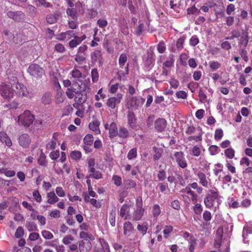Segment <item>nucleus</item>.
Listing matches in <instances>:
<instances>
[{"mask_svg":"<svg viewBox=\"0 0 252 252\" xmlns=\"http://www.w3.org/2000/svg\"><path fill=\"white\" fill-rule=\"evenodd\" d=\"M27 70L31 76L36 79L42 78L45 74L44 70L36 63L30 64Z\"/></svg>","mask_w":252,"mask_h":252,"instance_id":"obj_1","label":"nucleus"},{"mask_svg":"<svg viewBox=\"0 0 252 252\" xmlns=\"http://www.w3.org/2000/svg\"><path fill=\"white\" fill-rule=\"evenodd\" d=\"M13 91H14V90H12L7 85L2 84L0 85V93L3 98L8 101H10L14 98V93Z\"/></svg>","mask_w":252,"mask_h":252,"instance_id":"obj_2","label":"nucleus"},{"mask_svg":"<svg viewBox=\"0 0 252 252\" xmlns=\"http://www.w3.org/2000/svg\"><path fill=\"white\" fill-rule=\"evenodd\" d=\"M34 119V117L30 111L26 110L19 116L18 122L25 126H29L33 123Z\"/></svg>","mask_w":252,"mask_h":252,"instance_id":"obj_3","label":"nucleus"},{"mask_svg":"<svg viewBox=\"0 0 252 252\" xmlns=\"http://www.w3.org/2000/svg\"><path fill=\"white\" fill-rule=\"evenodd\" d=\"M145 101L143 97L137 96H130L127 98L126 106L128 109H137L141 107Z\"/></svg>","mask_w":252,"mask_h":252,"instance_id":"obj_4","label":"nucleus"},{"mask_svg":"<svg viewBox=\"0 0 252 252\" xmlns=\"http://www.w3.org/2000/svg\"><path fill=\"white\" fill-rule=\"evenodd\" d=\"M88 99V95L85 91H80V92H76V95L74 97L75 102L73 105L86 107L85 103Z\"/></svg>","mask_w":252,"mask_h":252,"instance_id":"obj_5","label":"nucleus"},{"mask_svg":"<svg viewBox=\"0 0 252 252\" xmlns=\"http://www.w3.org/2000/svg\"><path fill=\"white\" fill-rule=\"evenodd\" d=\"M182 192L186 193L188 195H190V197H189L187 195H183L182 197L185 201H188L189 203L190 200L193 203H196L198 200V195L194 191L191 190L189 187H186L185 189H183L181 190Z\"/></svg>","mask_w":252,"mask_h":252,"instance_id":"obj_6","label":"nucleus"},{"mask_svg":"<svg viewBox=\"0 0 252 252\" xmlns=\"http://www.w3.org/2000/svg\"><path fill=\"white\" fill-rule=\"evenodd\" d=\"M173 159H175L178 166L182 169H185L188 166L187 160L185 158V155L183 152H176L173 155Z\"/></svg>","mask_w":252,"mask_h":252,"instance_id":"obj_7","label":"nucleus"},{"mask_svg":"<svg viewBox=\"0 0 252 252\" xmlns=\"http://www.w3.org/2000/svg\"><path fill=\"white\" fill-rule=\"evenodd\" d=\"M53 82L54 83V88L56 92L55 95L56 102L57 103H61L63 102L62 90L56 76L54 77Z\"/></svg>","mask_w":252,"mask_h":252,"instance_id":"obj_8","label":"nucleus"},{"mask_svg":"<svg viewBox=\"0 0 252 252\" xmlns=\"http://www.w3.org/2000/svg\"><path fill=\"white\" fill-rule=\"evenodd\" d=\"M6 14L8 18L13 19L16 22H23L26 19L25 13L21 11H9L7 12Z\"/></svg>","mask_w":252,"mask_h":252,"instance_id":"obj_9","label":"nucleus"},{"mask_svg":"<svg viewBox=\"0 0 252 252\" xmlns=\"http://www.w3.org/2000/svg\"><path fill=\"white\" fill-rule=\"evenodd\" d=\"M220 198H217L214 197V196L207 193L203 198V202L205 207L207 208H211L212 207H213L215 200H216L217 202V206H219V204L220 203Z\"/></svg>","mask_w":252,"mask_h":252,"instance_id":"obj_10","label":"nucleus"},{"mask_svg":"<svg viewBox=\"0 0 252 252\" xmlns=\"http://www.w3.org/2000/svg\"><path fill=\"white\" fill-rule=\"evenodd\" d=\"M123 95L121 94H117V96H112L109 97L106 101L107 106L110 109H114L117 105L119 104L122 100Z\"/></svg>","mask_w":252,"mask_h":252,"instance_id":"obj_11","label":"nucleus"},{"mask_svg":"<svg viewBox=\"0 0 252 252\" xmlns=\"http://www.w3.org/2000/svg\"><path fill=\"white\" fill-rule=\"evenodd\" d=\"M104 128L109 130V136L110 138H113L118 135L117 124L115 122H113L110 125L108 124H105Z\"/></svg>","mask_w":252,"mask_h":252,"instance_id":"obj_12","label":"nucleus"},{"mask_svg":"<svg viewBox=\"0 0 252 252\" xmlns=\"http://www.w3.org/2000/svg\"><path fill=\"white\" fill-rule=\"evenodd\" d=\"M155 54L152 49H150L147 52V57L145 61V65L148 69L152 68L155 63Z\"/></svg>","mask_w":252,"mask_h":252,"instance_id":"obj_13","label":"nucleus"},{"mask_svg":"<svg viewBox=\"0 0 252 252\" xmlns=\"http://www.w3.org/2000/svg\"><path fill=\"white\" fill-rule=\"evenodd\" d=\"M167 122L164 118H158L154 123L155 129L158 132H162L165 129Z\"/></svg>","mask_w":252,"mask_h":252,"instance_id":"obj_14","label":"nucleus"},{"mask_svg":"<svg viewBox=\"0 0 252 252\" xmlns=\"http://www.w3.org/2000/svg\"><path fill=\"white\" fill-rule=\"evenodd\" d=\"M196 176L199 179V184L204 188H208V185L211 182V179L207 178L206 174L200 171L197 172Z\"/></svg>","mask_w":252,"mask_h":252,"instance_id":"obj_15","label":"nucleus"},{"mask_svg":"<svg viewBox=\"0 0 252 252\" xmlns=\"http://www.w3.org/2000/svg\"><path fill=\"white\" fill-rule=\"evenodd\" d=\"M15 90H14L15 94L19 97L26 96L28 95L29 92L26 88L23 85L18 84L15 86Z\"/></svg>","mask_w":252,"mask_h":252,"instance_id":"obj_16","label":"nucleus"},{"mask_svg":"<svg viewBox=\"0 0 252 252\" xmlns=\"http://www.w3.org/2000/svg\"><path fill=\"white\" fill-rule=\"evenodd\" d=\"M19 143L24 148H28L31 143V138L27 134H23L19 137Z\"/></svg>","mask_w":252,"mask_h":252,"instance_id":"obj_17","label":"nucleus"},{"mask_svg":"<svg viewBox=\"0 0 252 252\" xmlns=\"http://www.w3.org/2000/svg\"><path fill=\"white\" fill-rule=\"evenodd\" d=\"M134 231V227L130 221H127L124 223V234L125 236H130Z\"/></svg>","mask_w":252,"mask_h":252,"instance_id":"obj_18","label":"nucleus"},{"mask_svg":"<svg viewBox=\"0 0 252 252\" xmlns=\"http://www.w3.org/2000/svg\"><path fill=\"white\" fill-rule=\"evenodd\" d=\"M79 249L80 252H89L92 249V243L82 240L79 242Z\"/></svg>","mask_w":252,"mask_h":252,"instance_id":"obj_19","label":"nucleus"},{"mask_svg":"<svg viewBox=\"0 0 252 252\" xmlns=\"http://www.w3.org/2000/svg\"><path fill=\"white\" fill-rule=\"evenodd\" d=\"M130 206L128 204H124L121 206L120 210V216L122 218H124L125 220L131 219L129 217Z\"/></svg>","mask_w":252,"mask_h":252,"instance_id":"obj_20","label":"nucleus"},{"mask_svg":"<svg viewBox=\"0 0 252 252\" xmlns=\"http://www.w3.org/2000/svg\"><path fill=\"white\" fill-rule=\"evenodd\" d=\"M86 38V35H83L81 37L74 36V38L69 41L68 45L70 48L76 47L78 44H80L81 42Z\"/></svg>","mask_w":252,"mask_h":252,"instance_id":"obj_21","label":"nucleus"},{"mask_svg":"<svg viewBox=\"0 0 252 252\" xmlns=\"http://www.w3.org/2000/svg\"><path fill=\"white\" fill-rule=\"evenodd\" d=\"M100 123L97 120L92 121L89 125V129L94 131L95 134H98L101 133V131L99 128Z\"/></svg>","mask_w":252,"mask_h":252,"instance_id":"obj_22","label":"nucleus"},{"mask_svg":"<svg viewBox=\"0 0 252 252\" xmlns=\"http://www.w3.org/2000/svg\"><path fill=\"white\" fill-rule=\"evenodd\" d=\"M175 61V60L174 59V55L169 54L166 61L164 62L163 63V64L165 66L166 68L170 70V69L173 67Z\"/></svg>","mask_w":252,"mask_h":252,"instance_id":"obj_23","label":"nucleus"},{"mask_svg":"<svg viewBox=\"0 0 252 252\" xmlns=\"http://www.w3.org/2000/svg\"><path fill=\"white\" fill-rule=\"evenodd\" d=\"M128 124L131 128H133L136 126L135 116L133 112L129 111L127 114Z\"/></svg>","mask_w":252,"mask_h":252,"instance_id":"obj_24","label":"nucleus"},{"mask_svg":"<svg viewBox=\"0 0 252 252\" xmlns=\"http://www.w3.org/2000/svg\"><path fill=\"white\" fill-rule=\"evenodd\" d=\"M144 212H143V210L136 209L133 212L131 217V219L133 221H139V220L142 219L144 215Z\"/></svg>","mask_w":252,"mask_h":252,"instance_id":"obj_25","label":"nucleus"},{"mask_svg":"<svg viewBox=\"0 0 252 252\" xmlns=\"http://www.w3.org/2000/svg\"><path fill=\"white\" fill-rule=\"evenodd\" d=\"M102 59V55L101 51L99 50H95L91 54V61L93 63H95L97 61L101 62Z\"/></svg>","mask_w":252,"mask_h":252,"instance_id":"obj_26","label":"nucleus"},{"mask_svg":"<svg viewBox=\"0 0 252 252\" xmlns=\"http://www.w3.org/2000/svg\"><path fill=\"white\" fill-rule=\"evenodd\" d=\"M223 238V233L221 232L220 234H217L216 238L215 239L214 246L215 248L218 249L220 252L221 251V243Z\"/></svg>","mask_w":252,"mask_h":252,"instance_id":"obj_27","label":"nucleus"},{"mask_svg":"<svg viewBox=\"0 0 252 252\" xmlns=\"http://www.w3.org/2000/svg\"><path fill=\"white\" fill-rule=\"evenodd\" d=\"M75 61L80 65H83L84 64L86 63V57L85 55L77 54L74 58Z\"/></svg>","mask_w":252,"mask_h":252,"instance_id":"obj_28","label":"nucleus"},{"mask_svg":"<svg viewBox=\"0 0 252 252\" xmlns=\"http://www.w3.org/2000/svg\"><path fill=\"white\" fill-rule=\"evenodd\" d=\"M52 94L50 92L45 93L41 98L42 103L44 104H49L51 102Z\"/></svg>","mask_w":252,"mask_h":252,"instance_id":"obj_29","label":"nucleus"},{"mask_svg":"<svg viewBox=\"0 0 252 252\" xmlns=\"http://www.w3.org/2000/svg\"><path fill=\"white\" fill-rule=\"evenodd\" d=\"M197 130L199 131V133L197 136H189L188 137L189 141L194 140L195 141H201L202 140V130L200 127H198Z\"/></svg>","mask_w":252,"mask_h":252,"instance_id":"obj_30","label":"nucleus"},{"mask_svg":"<svg viewBox=\"0 0 252 252\" xmlns=\"http://www.w3.org/2000/svg\"><path fill=\"white\" fill-rule=\"evenodd\" d=\"M208 193L209 194V195L214 196L217 198L220 199V198H221L219 190L215 187V186H211L208 190Z\"/></svg>","mask_w":252,"mask_h":252,"instance_id":"obj_31","label":"nucleus"},{"mask_svg":"<svg viewBox=\"0 0 252 252\" xmlns=\"http://www.w3.org/2000/svg\"><path fill=\"white\" fill-rule=\"evenodd\" d=\"M129 73L128 65L125 67V71L120 70L117 72L118 79L119 80L126 79V75Z\"/></svg>","mask_w":252,"mask_h":252,"instance_id":"obj_32","label":"nucleus"},{"mask_svg":"<svg viewBox=\"0 0 252 252\" xmlns=\"http://www.w3.org/2000/svg\"><path fill=\"white\" fill-rule=\"evenodd\" d=\"M47 197L48 198L47 202L51 204L56 203L58 200V198L54 191L48 193Z\"/></svg>","mask_w":252,"mask_h":252,"instance_id":"obj_33","label":"nucleus"},{"mask_svg":"<svg viewBox=\"0 0 252 252\" xmlns=\"http://www.w3.org/2000/svg\"><path fill=\"white\" fill-rule=\"evenodd\" d=\"M124 183L125 188L126 189L135 188L137 186L135 181L132 180V179H128L125 180Z\"/></svg>","mask_w":252,"mask_h":252,"instance_id":"obj_34","label":"nucleus"},{"mask_svg":"<svg viewBox=\"0 0 252 252\" xmlns=\"http://www.w3.org/2000/svg\"><path fill=\"white\" fill-rule=\"evenodd\" d=\"M98 241L101 246L103 252H109L110 248L107 242L103 238H99Z\"/></svg>","mask_w":252,"mask_h":252,"instance_id":"obj_35","label":"nucleus"},{"mask_svg":"<svg viewBox=\"0 0 252 252\" xmlns=\"http://www.w3.org/2000/svg\"><path fill=\"white\" fill-rule=\"evenodd\" d=\"M118 135L120 138H127L129 135V132L127 129L125 127H120L118 131Z\"/></svg>","mask_w":252,"mask_h":252,"instance_id":"obj_36","label":"nucleus"},{"mask_svg":"<svg viewBox=\"0 0 252 252\" xmlns=\"http://www.w3.org/2000/svg\"><path fill=\"white\" fill-rule=\"evenodd\" d=\"M94 137L92 134H87L84 138V144L89 146H92L94 143Z\"/></svg>","mask_w":252,"mask_h":252,"instance_id":"obj_37","label":"nucleus"},{"mask_svg":"<svg viewBox=\"0 0 252 252\" xmlns=\"http://www.w3.org/2000/svg\"><path fill=\"white\" fill-rule=\"evenodd\" d=\"M157 49L159 54H164V53L166 52V44L163 40H161L159 42L158 44L157 45Z\"/></svg>","mask_w":252,"mask_h":252,"instance_id":"obj_38","label":"nucleus"},{"mask_svg":"<svg viewBox=\"0 0 252 252\" xmlns=\"http://www.w3.org/2000/svg\"><path fill=\"white\" fill-rule=\"evenodd\" d=\"M186 39L185 35H182L181 37L177 40L176 47L177 49L181 50L183 49L185 40Z\"/></svg>","mask_w":252,"mask_h":252,"instance_id":"obj_39","label":"nucleus"},{"mask_svg":"<svg viewBox=\"0 0 252 252\" xmlns=\"http://www.w3.org/2000/svg\"><path fill=\"white\" fill-rule=\"evenodd\" d=\"M192 210L195 214L200 215L203 211V207L199 203H196L194 206H193Z\"/></svg>","mask_w":252,"mask_h":252,"instance_id":"obj_40","label":"nucleus"},{"mask_svg":"<svg viewBox=\"0 0 252 252\" xmlns=\"http://www.w3.org/2000/svg\"><path fill=\"white\" fill-rule=\"evenodd\" d=\"M161 213L160 208L158 204H155L152 207V214L154 218H158Z\"/></svg>","mask_w":252,"mask_h":252,"instance_id":"obj_41","label":"nucleus"},{"mask_svg":"<svg viewBox=\"0 0 252 252\" xmlns=\"http://www.w3.org/2000/svg\"><path fill=\"white\" fill-rule=\"evenodd\" d=\"M66 14L68 16H69L72 19H77V11L76 9L74 8L67 9Z\"/></svg>","mask_w":252,"mask_h":252,"instance_id":"obj_42","label":"nucleus"},{"mask_svg":"<svg viewBox=\"0 0 252 252\" xmlns=\"http://www.w3.org/2000/svg\"><path fill=\"white\" fill-rule=\"evenodd\" d=\"M27 11L28 12L29 15L31 17H34L36 15V9L32 5H29L27 8Z\"/></svg>","mask_w":252,"mask_h":252,"instance_id":"obj_43","label":"nucleus"},{"mask_svg":"<svg viewBox=\"0 0 252 252\" xmlns=\"http://www.w3.org/2000/svg\"><path fill=\"white\" fill-rule=\"evenodd\" d=\"M8 104L4 105V108L16 109L19 106V103L15 101L13 98Z\"/></svg>","mask_w":252,"mask_h":252,"instance_id":"obj_44","label":"nucleus"},{"mask_svg":"<svg viewBox=\"0 0 252 252\" xmlns=\"http://www.w3.org/2000/svg\"><path fill=\"white\" fill-rule=\"evenodd\" d=\"M235 150L232 148H228L224 150L225 156L229 159H232L235 156Z\"/></svg>","mask_w":252,"mask_h":252,"instance_id":"obj_45","label":"nucleus"},{"mask_svg":"<svg viewBox=\"0 0 252 252\" xmlns=\"http://www.w3.org/2000/svg\"><path fill=\"white\" fill-rule=\"evenodd\" d=\"M59 15L58 14L48 15L46 17L47 22L49 24H53L57 21V20L59 19Z\"/></svg>","mask_w":252,"mask_h":252,"instance_id":"obj_46","label":"nucleus"},{"mask_svg":"<svg viewBox=\"0 0 252 252\" xmlns=\"http://www.w3.org/2000/svg\"><path fill=\"white\" fill-rule=\"evenodd\" d=\"M223 135L222 129L217 128L215 131L214 139L217 141L220 140Z\"/></svg>","mask_w":252,"mask_h":252,"instance_id":"obj_47","label":"nucleus"},{"mask_svg":"<svg viewBox=\"0 0 252 252\" xmlns=\"http://www.w3.org/2000/svg\"><path fill=\"white\" fill-rule=\"evenodd\" d=\"M8 78L9 80V83L11 85L12 87H14V86H16V84H18V79L16 76L11 75L10 74L7 73Z\"/></svg>","mask_w":252,"mask_h":252,"instance_id":"obj_48","label":"nucleus"},{"mask_svg":"<svg viewBox=\"0 0 252 252\" xmlns=\"http://www.w3.org/2000/svg\"><path fill=\"white\" fill-rule=\"evenodd\" d=\"M26 227L29 231H36L37 229L36 224L32 221H27Z\"/></svg>","mask_w":252,"mask_h":252,"instance_id":"obj_49","label":"nucleus"},{"mask_svg":"<svg viewBox=\"0 0 252 252\" xmlns=\"http://www.w3.org/2000/svg\"><path fill=\"white\" fill-rule=\"evenodd\" d=\"M91 78L93 83L96 82L99 78V73L97 68H93L91 70Z\"/></svg>","mask_w":252,"mask_h":252,"instance_id":"obj_50","label":"nucleus"},{"mask_svg":"<svg viewBox=\"0 0 252 252\" xmlns=\"http://www.w3.org/2000/svg\"><path fill=\"white\" fill-rule=\"evenodd\" d=\"M75 109H77L76 115L80 117H83L84 116V111L86 109V107H82L78 106H73Z\"/></svg>","mask_w":252,"mask_h":252,"instance_id":"obj_51","label":"nucleus"},{"mask_svg":"<svg viewBox=\"0 0 252 252\" xmlns=\"http://www.w3.org/2000/svg\"><path fill=\"white\" fill-rule=\"evenodd\" d=\"M137 150L136 148H133L132 149L129 150L127 154V158L128 159H132L133 158L137 157Z\"/></svg>","mask_w":252,"mask_h":252,"instance_id":"obj_52","label":"nucleus"},{"mask_svg":"<svg viewBox=\"0 0 252 252\" xmlns=\"http://www.w3.org/2000/svg\"><path fill=\"white\" fill-rule=\"evenodd\" d=\"M221 63L218 61L209 62V66L212 71L217 70V69L220 68Z\"/></svg>","mask_w":252,"mask_h":252,"instance_id":"obj_53","label":"nucleus"},{"mask_svg":"<svg viewBox=\"0 0 252 252\" xmlns=\"http://www.w3.org/2000/svg\"><path fill=\"white\" fill-rule=\"evenodd\" d=\"M173 227L171 225L165 226L163 230V236L165 238H168L170 233L173 231Z\"/></svg>","mask_w":252,"mask_h":252,"instance_id":"obj_54","label":"nucleus"},{"mask_svg":"<svg viewBox=\"0 0 252 252\" xmlns=\"http://www.w3.org/2000/svg\"><path fill=\"white\" fill-rule=\"evenodd\" d=\"M71 75L72 77L74 78H80L82 76V73L75 66L73 70L71 71Z\"/></svg>","mask_w":252,"mask_h":252,"instance_id":"obj_55","label":"nucleus"},{"mask_svg":"<svg viewBox=\"0 0 252 252\" xmlns=\"http://www.w3.org/2000/svg\"><path fill=\"white\" fill-rule=\"evenodd\" d=\"M137 229L143 236V235H145L146 233H147V231L148 228L147 224H139L137 225Z\"/></svg>","mask_w":252,"mask_h":252,"instance_id":"obj_56","label":"nucleus"},{"mask_svg":"<svg viewBox=\"0 0 252 252\" xmlns=\"http://www.w3.org/2000/svg\"><path fill=\"white\" fill-rule=\"evenodd\" d=\"M127 61V56L126 54H122L119 59V63L121 68H123Z\"/></svg>","mask_w":252,"mask_h":252,"instance_id":"obj_57","label":"nucleus"},{"mask_svg":"<svg viewBox=\"0 0 252 252\" xmlns=\"http://www.w3.org/2000/svg\"><path fill=\"white\" fill-rule=\"evenodd\" d=\"M112 181L116 186H120L122 184V178L118 175H114L112 176Z\"/></svg>","mask_w":252,"mask_h":252,"instance_id":"obj_58","label":"nucleus"},{"mask_svg":"<svg viewBox=\"0 0 252 252\" xmlns=\"http://www.w3.org/2000/svg\"><path fill=\"white\" fill-rule=\"evenodd\" d=\"M201 153V150L200 149V147H198L197 145H195L192 147L191 150L192 155L194 156V157H199Z\"/></svg>","mask_w":252,"mask_h":252,"instance_id":"obj_59","label":"nucleus"},{"mask_svg":"<svg viewBox=\"0 0 252 252\" xmlns=\"http://www.w3.org/2000/svg\"><path fill=\"white\" fill-rule=\"evenodd\" d=\"M116 212L113 211L109 214V222L111 226H115L116 224Z\"/></svg>","mask_w":252,"mask_h":252,"instance_id":"obj_60","label":"nucleus"},{"mask_svg":"<svg viewBox=\"0 0 252 252\" xmlns=\"http://www.w3.org/2000/svg\"><path fill=\"white\" fill-rule=\"evenodd\" d=\"M199 39L196 35H193L189 39V44L194 47V46L198 44Z\"/></svg>","mask_w":252,"mask_h":252,"instance_id":"obj_61","label":"nucleus"},{"mask_svg":"<svg viewBox=\"0 0 252 252\" xmlns=\"http://www.w3.org/2000/svg\"><path fill=\"white\" fill-rule=\"evenodd\" d=\"M212 216L209 210H205L203 212V219L204 221L208 222L211 221Z\"/></svg>","mask_w":252,"mask_h":252,"instance_id":"obj_62","label":"nucleus"},{"mask_svg":"<svg viewBox=\"0 0 252 252\" xmlns=\"http://www.w3.org/2000/svg\"><path fill=\"white\" fill-rule=\"evenodd\" d=\"M70 155L72 158L75 160L79 159L82 157V154L79 151H73Z\"/></svg>","mask_w":252,"mask_h":252,"instance_id":"obj_63","label":"nucleus"},{"mask_svg":"<svg viewBox=\"0 0 252 252\" xmlns=\"http://www.w3.org/2000/svg\"><path fill=\"white\" fill-rule=\"evenodd\" d=\"M98 27L100 28H105L107 26L108 22L105 19H98L96 22Z\"/></svg>","mask_w":252,"mask_h":252,"instance_id":"obj_64","label":"nucleus"}]
</instances>
